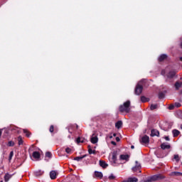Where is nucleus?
<instances>
[{
  "mask_svg": "<svg viewBox=\"0 0 182 182\" xmlns=\"http://www.w3.org/2000/svg\"><path fill=\"white\" fill-rule=\"evenodd\" d=\"M119 159L120 160H125V161H129V155H120Z\"/></svg>",
  "mask_w": 182,
  "mask_h": 182,
  "instance_id": "13",
  "label": "nucleus"
},
{
  "mask_svg": "<svg viewBox=\"0 0 182 182\" xmlns=\"http://www.w3.org/2000/svg\"><path fill=\"white\" fill-rule=\"evenodd\" d=\"M163 178H165V176L162 174L158 173L152 176L149 179L144 181V182L157 181L158 180H163Z\"/></svg>",
  "mask_w": 182,
  "mask_h": 182,
  "instance_id": "3",
  "label": "nucleus"
},
{
  "mask_svg": "<svg viewBox=\"0 0 182 182\" xmlns=\"http://www.w3.org/2000/svg\"><path fill=\"white\" fill-rule=\"evenodd\" d=\"M119 112L129 113L130 112V101H127L123 105L119 106Z\"/></svg>",
  "mask_w": 182,
  "mask_h": 182,
  "instance_id": "2",
  "label": "nucleus"
},
{
  "mask_svg": "<svg viewBox=\"0 0 182 182\" xmlns=\"http://www.w3.org/2000/svg\"><path fill=\"white\" fill-rule=\"evenodd\" d=\"M173 159L174 160H176V161H180V157L178 156V154L174 155Z\"/></svg>",
  "mask_w": 182,
  "mask_h": 182,
  "instance_id": "33",
  "label": "nucleus"
},
{
  "mask_svg": "<svg viewBox=\"0 0 182 182\" xmlns=\"http://www.w3.org/2000/svg\"><path fill=\"white\" fill-rule=\"evenodd\" d=\"M87 155H83L82 156H77L75 158H74V160H75V161H80L81 160H83V159H85V157H86Z\"/></svg>",
  "mask_w": 182,
  "mask_h": 182,
  "instance_id": "20",
  "label": "nucleus"
},
{
  "mask_svg": "<svg viewBox=\"0 0 182 182\" xmlns=\"http://www.w3.org/2000/svg\"><path fill=\"white\" fill-rule=\"evenodd\" d=\"M89 154H95V150H92V149H88Z\"/></svg>",
  "mask_w": 182,
  "mask_h": 182,
  "instance_id": "35",
  "label": "nucleus"
},
{
  "mask_svg": "<svg viewBox=\"0 0 182 182\" xmlns=\"http://www.w3.org/2000/svg\"><path fill=\"white\" fill-rule=\"evenodd\" d=\"M1 182H4V181H1Z\"/></svg>",
  "mask_w": 182,
  "mask_h": 182,
  "instance_id": "52",
  "label": "nucleus"
},
{
  "mask_svg": "<svg viewBox=\"0 0 182 182\" xmlns=\"http://www.w3.org/2000/svg\"><path fill=\"white\" fill-rule=\"evenodd\" d=\"M53 129H54V127H53V125H51L50 127V133H53Z\"/></svg>",
  "mask_w": 182,
  "mask_h": 182,
  "instance_id": "38",
  "label": "nucleus"
},
{
  "mask_svg": "<svg viewBox=\"0 0 182 182\" xmlns=\"http://www.w3.org/2000/svg\"><path fill=\"white\" fill-rule=\"evenodd\" d=\"M112 144H113L114 146H116V142L112 141Z\"/></svg>",
  "mask_w": 182,
  "mask_h": 182,
  "instance_id": "43",
  "label": "nucleus"
},
{
  "mask_svg": "<svg viewBox=\"0 0 182 182\" xmlns=\"http://www.w3.org/2000/svg\"><path fill=\"white\" fill-rule=\"evenodd\" d=\"M155 109H157V105H151V110H154Z\"/></svg>",
  "mask_w": 182,
  "mask_h": 182,
  "instance_id": "34",
  "label": "nucleus"
},
{
  "mask_svg": "<svg viewBox=\"0 0 182 182\" xmlns=\"http://www.w3.org/2000/svg\"><path fill=\"white\" fill-rule=\"evenodd\" d=\"M114 178H116V177H115L114 175H113V174H111V175L109 176V180H114Z\"/></svg>",
  "mask_w": 182,
  "mask_h": 182,
  "instance_id": "36",
  "label": "nucleus"
},
{
  "mask_svg": "<svg viewBox=\"0 0 182 182\" xmlns=\"http://www.w3.org/2000/svg\"><path fill=\"white\" fill-rule=\"evenodd\" d=\"M14 157V151H11L10 152L9 156V161H11L12 160V158Z\"/></svg>",
  "mask_w": 182,
  "mask_h": 182,
  "instance_id": "29",
  "label": "nucleus"
},
{
  "mask_svg": "<svg viewBox=\"0 0 182 182\" xmlns=\"http://www.w3.org/2000/svg\"><path fill=\"white\" fill-rule=\"evenodd\" d=\"M161 147L162 150L168 149H170V144H168L167 143H163L161 145Z\"/></svg>",
  "mask_w": 182,
  "mask_h": 182,
  "instance_id": "10",
  "label": "nucleus"
},
{
  "mask_svg": "<svg viewBox=\"0 0 182 182\" xmlns=\"http://www.w3.org/2000/svg\"><path fill=\"white\" fill-rule=\"evenodd\" d=\"M110 161L111 163H112V165L116 166V161H117V153H112Z\"/></svg>",
  "mask_w": 182,
  "mask_h": 182,
  "instance_id": "4",
  "label": "nucleus"
},
{
  "mask_svg": "<svg viewBox=\"0 0 182 182\" xmlns=\"http://www.w3.org/2000/svg\"><path fill=\"white\" fill-rule=\"evenodd\" d=\"M161 75H164V71H162Z\"/></svg>",
  "mask_w": 182,
  "mask_h": 182,
  "instance_id": "47",
  "label": "nucleus"
},
{
  "mask_svg": "<svg viewBox=\"0 0 182 182\" xmlns=\"http://www.w3.org/2000/svg\"><path fill=\"white\" fill-rule=\"evenodd\" d=\"M8 147H14L15 146V142L9 141L7 144Z\"/></svg>",
  "mask_w": 182,
  "mask_h": 182,
  "instance_id": "26",
  "label": "nucleus"
},
{
  "mask_svg": "<svg viewBox=\"0 0 182 182\" xmlns=\"http://www.w3.org/2000/svg\"><path fill=\"white\" fill-rule=\"evenodd\" d=\"M181 107V104H180L179 102L175 103V107Z\"/></svg>",
  "mask_w": 182,
  "mask_h": 182,
  "instance_id": "37",
  "label": "nucleus"
},
{
  "mask_svg": "<svg viewBox=\"0 0 182 182\" xmlns=\"http://www.w3.org/2000/svg\"><path fill=\"white\" fill-rule=\"evenodd\" d=\"M95 176H97L98 178H103V173L102 172L95 171Z\"/></svg>",
  "mask_w": 182,
  "mask_h": 182,
  "instance_id": "18",
  "label": "nucleus"
},
{
  "mask_svg": "<svg viewBox=\"0 0 182 182\" xmlns=\"http://www.w3.org/2000/svg\"><path fill=\"white\" fill-rule=\"evenodd\" d=\"M71 152H72V149L69 147L65 149V153H67L68 154H70Z\"/></svg>",
  "mask_w": 182,
  "mask_h": 182,
  "instance_id": "32",
  "label": "nucleus"
},
{
  "mask_svg": "<svg viewBox=\"0 0 182 182\" xmlns=\"http://www.w3.org/2000/svg\"><path fill=\"white\" fill-rule=\"evenodd\" d=\"M160 132H159V131L157 129H152L151 130V136H159Z\"/></svg>",
  "mask_w": 182,
  "mask_h": 182,
  "instance_id": "12",
  "label": "nucleus"
},
{
  "mask_svg": "<svg viewBox=\"0 0 182 182\" xmlns=\"http://www.w3.org/2000/svg\"><path fill=\"white\" fill-rule=\"evenodd\" d=\"M69 139H70V136H68Z\"/></svg>",
  "mask_w": 182,
  "mask_h": 182,
  "instance_id": "51",
  "label": "nucleus"
},
{
  "mask_svg": "<svg viewBox=\"0 0 182 182\" xmlns=\"http://www.w3.org/2000/svg\"><path fill=\"white\" fill-rule=\"evenodd\" d=\"M116 140H117V141H120V138L116 137Z\"/></svg>",
  "mask_w": 182,
  "mask_h": 182,
  "instance_id": "41",
  "label": "nucleus"
},
{
  "mask_svg": "<svg viewBox=\"0 0 182 182\" xmlns=\"http://www.w3.org/2000/svg\"><path fill=\"white\" fill-rule=\"evenodd\" d=\"M180 60H181V62H182V57L180 58Z\"/></svg>",
  "mask_w": 182,
  "mask_h": 182,
  "instance_id": "49",
  "label": "nucleus"
},
{
  "mask_svg": "<svg viewBox=\"0 0 182 182\" xmlns=\"http://www.w3.org/2000/svg\"><path fill=\"white\" fill-rule=\"evenodd\" d=\"M174 76H176V72H174V71H171L168 74V78H173V77H174Z\"/></svg>",
  "mask_w": 182,
  "mask_h": 182,
  "instance_id": "21",
  "label": "nucleus"
},
{
  "mask_svg": "<svg viewBox=\"0 0 182 182\" xmlns=\"http://www.w3.org/2000/svg\"><path fill=\"white\" fill-rule=\"evenodd\" d=\"M112 138H113V136H109V139H112Z\"/></svg>",
  "mask_w": 182,
  "mask_h": 182,
  "instance_id": "48",
  "label": "nucleus"
},
{
  "mask_svg": "<svg viewBox=\"0 0 182 182\" xmlns=\"http://www.w3.org/2000/svg\"><path fill=\"white\" fill-rule=\"evenodd\" d=\"M165 140H166V141H170V138L168 136H166Z\"/></svg>",
  "mask_w": 182,
  "mask_h": 182,
  "instance_id": "40",
  "label": "nucleus"
},
{
  "mask_svg": "<svg viewBox=\"0 0 182 182\" xmlns=\"http://www.w3.org/2000/svg\"><path fill=\"white\" fill-rule=\"evenodd\" d=\"M181 129H182V124L181 125Z\"/></svg>",
  "mask_w": 182,
  "mask_h": 182,
  "instance_id": "50",
  "label": "nucleus"
},
{
  "mask_svg": "<svg viewBox=\"0 0 182 182\" xmlns=\"http://www.w3.org/2000/svg\"><path fill=\"white\" fill-rule=\"evenodd\" d=\"M171 176H176V177H178L180 176H182V173L181 172L174 171V172L171 173Z\"/></svg>",
  "mask_w": 182,
  "mask_h": 182,
  "instance_id": "23",
  "label": "nucleus"
},
{
  "mask_svg": "<svg viewBox=\"0 0 182 182\" xmlns=\"http://www.w3.org/2000/svg\"><path fill=\"white\" fill-rule=\"evenodd\" d=\"M18 145L19 146L23 144V140H22V136H18Z\"/></svg>",
  "mask_w": 182,
  "mask_h": 182,
  "instance_id": "25",
  "label": "nucleus"
},
{
  "mask_svg": "<svg viewBox=\"0 0 182 182\" xmlns=\"http://www.w3.org/2000/svg\"><path fill=\"white\" fill-rule=\"evenodd\" d=\"M46 157H48V159H52V153L48 151L46 153Z\"/></svg>",
  "mask_w": 182,
  "mask_h": 182,
  "instance_id": "31",
  "label": "nucleus"
},
{
  "mask_svg": "<svg viewBox=\"0 0 182 182\" xmlns=\"http://www.w3.org/2000/svg\"><path fill=\"white\" fill-rule=\"evenodd\" d=\"M42 174H43V171L38 170L34 172L36 177H39V176H42Z\"/></svg>",
  "mask_w": 182,
  "mask_h": 182,
  "instance_id": "15",
  "label": "nucleus"
},
{
  "mask_svg": "<svg viewBox=\"0 0 182 182\" xmlns=\"http://www.w3.org/2000/svg\"><path fill=\"white\" fill-rule=\"evenodd\" d=\"M165 59H167V55L166 54L161 55L158 58L159 62H163Z\"/></svg>",
  "mask_w": 182,
  "mask_h": 182,
  "instance_id": "11",
  "label": "nucleus"
},
{
  "mask_svg": "<svg viewBox=\"0 0 182 182\" xmlns=\"http://www.w3.org/2000/svg\"><path fill=\"white\" fill-rule=\"evenodd\" d=\"M33 157L35 160H39L41 159V154L38 151L33 152Z\"/></svg>",
  "mask_w": 182,
  "mask_h": 182,
  "instance_id": "8",
  "label": "nucleus"
},
{
  "mask_svg": "<svg viewBox=\"0 0 182 182\" xmlns=\"http://www.w3.org/2000/svg\"><path fill=\"white\" fill-rule=\"evenodd\" d=\"M23 133H25L26 137H29L31 133L27 129H23Z\"/></svg>",
  "mask_w": 182,
  "mask_h": 182,
  "instance_id": "30",
  "label": "nucleus"
},
{
  "mask_svg": "<svg viewBox=\"0 0 182 182\" xmlns=\"http://www.w3.org/2000/svg\"><path fill=\"white\" fill-rule=\"evenodd\" d=\"M150 141V138L147 135H144L141 137V143H144L145 144H147Z\"/></svg>",
  "mask_w": 182,
  "mask_h": 182,
  "instance_id": "7",
  "label": "nucleus"
},
{
  "mask_svg": "<svg viewBox=\"0 0 182 182\" xmlns=\"http://www.w3.org/2000/svg\"><path fill=\"white\" fill-rule=\"evenodd\" d=\"M100 166L102 167V168H106L107 166H109L107 164H106L105 161L100 160Z\"/></svg>",
  "mask_w": 182,
  "mask_h": 182,
  "instance_id": "14",
  "label": "nucleus"
},
{
  "mask_svg": "<svg viewBox=\"0 0 182 182\" xmlns=\"http://www.w3.org/2000/svg\"><path fill=\"white\" fill-rule=\"evenodd\" d=\"M131 149H134V146H131Z\"/></svg>",
  "mask_w": 182,
  "mask_h": 182,
  "instance_id": "46",
  "label": "nucleus"
},
{
  "mask_svg": "<svg viewBox=\"0 0 182 182\" xmlns=\"http://www.w3.org/2000/svg\"><path fill=\"white\" fill-rule=\"evenodd\" d=\"M137 181H139V179H137V178L136 177L129 178L127 180V182H137Z\"/></svg>",
  "mask_w": 182,
  "mask_h": 182,
  "instance_id": "22",
  "label": "nucleus"
},
{
  "mask_svg": "<svg viewBox=\"0 0 182 182\" xmlns=\"http://www.w3.org/2000/svg\"><path fill=\"white\" fill-rule=\"evenodd\" d=\"M163 96V94L159 95V97H161Z\"/></svg>",
  "mask_w": 182,
  "mask_h": 182,
  "instance_id": "44",
  "label": "nucleus"
},
{
  "mask_svg": "<svg viewBox=\"0 0 182 182\" xmlns=\"http://www.w3.org/2000/svg\"><path fill=\"white\" fill-rule=\"evenodd\" d=\"M114 137H116V133L113 134Z\"/></svg>",
  "mask_w": 182,
  "mask_h": 182,
  "instance_id": "45",
  "label": "nucleus"
},
{
  "mask_svg": "<svg viewBox=\"0 0 182 182\" xmlns=\"http://www.w3.org/2000/svg\"><path fill=\"white\" fill-rule=\"evenodd\" d=\"M76 141H77V144H79V143H85V139L78 137Z\"/></svg>",
  "mask_w": 182,
  "mask_h": 182,
  "instance_id": "24",
  "label": "nucleus"
},
{
  "mask_svg": "<svg viewBox=\"0 0 182 182\" xmlns=\"http://www.w3.org/2000/svg\"><path fill=\"white\" fill-rule=\"evenodd\" d=\"M181 86H182V82H176L175 83L176 90H178V89H180V87H181Z\"/></svg>",
  "mask_w": 182,
  "mask_h": 182,
  "instance_id": "16",
  "label": "nucleus"
},
{
  "mask_svg": "<svg viewBox=\"0 0 182 182\" xmlns=\"http://www.w3.org/2000/svg\"><path fill=\"white\" fill-rule=\"evenodd\" d=\"M2 136V129H0V137Z\"/></svg>",
  "mask_w": 182,
  "mask_h": 182,
  "instance_id": "42",
  "label": "nucleus"
},
{
  "mask_svg": "<svg viewBox=\"0 0 182 182\" xmlns=\"http://www.w3.org/2000/svg\"><path fill=\"white\" fill-rule=\"evenodd\" d=\"M56 177H58V171H51L50 172V178H51V180H55V178H56Z\"/></svg>",
  "mask_w": 182,
  "mask_h": 182,
  "instance_id": "6",
  "label": "nucleus"
},
{
  "mask_svg": "<svg viewBox=\"0 0 182 182\" xmlns=\"http://www.w3.org/2000/svg\"><path fill=\"white\" fill-rule=\"evenodd\" d=\"M97 141H98L97 136L92 134V136L91 137V143H92V144H96Z\"/></svg>",
  "mask_w": 182,
  "mask_h": 182,
  "instance_id": "9",
  "label": "nucleus"
},
{
  "mask_svg": "<svg viewBox=\"0 0 182 182\" xmlns=\"http://www.w3.org/2000/svg\"><path fill=\"white\" fill-rule=\"evenodd\" d=\"M169 110H173L174 109V105H171L168 107Z\"/></svg>",
  "mask_w": 182,
  "mask_h": 182,
  "instance_id": "39",
  "label": "nucleus"
},
{
  "mask_svg": "<svg viewBox=\"0 0 182 182\" xmlns=\"http://www.w3.org/2000/svg\"><path fill=\"white\" fill-rule=\"evenodd\" d=\"M141 102H143V103H145V102H149V98L143 96L141 97Z\"/></svg>",
  "mask_w": 182,
  "mask_h": 182,
  "instance_id": "28",
  "label": "nucleus"
},
{
  "mask_svg": "<svg viewBox=\"0 0 182 182\" xmlns=\"http://www.w3.org/2000/svg\"><path fill=\"white\" fill-rule=\"evenodd\" d=\"M172 133H173V137H177V136H178V134H180V131H178L177 129H173L172 131Z\"/></svg>",
  "mask_w": 182,
  "mask_h": 182,
  "instance_id": "19",
  "label": "nucleus"
},
{
  "mask_svg": "<svg viewBox=\"0 0 182 182\" xmlns=\"http://www.w3.org/2000/svg\"><path fill=\"white\" fill-rule=\"evenodd\" d=\"M141 168V164L139 163V161H135V166L132 167V171H140V169Z\"/></svg>",
  "mask_w": 182,
  "mask_h": 182,
  "instance_id": "5",
  "label": "nucleus"
},
{
  "mask_svg": "<svg viewBox=\"0 0 182 182\" xmlns=\"http://www.w3.org/2000/svg\"><path fill=\"white\" fill-rule=\"evenodd\" d=\"M144 83H147V80H141L137 85L135 88V94L141 95V92H143V86H144Z\"/></svg>",
  "mask_w": 182,
  "mask_h": 182,
  "instance_id": "1",
  "label": "nucleus"
},
{
  "mask_svg": "<svg viewBox=\"0 0 182 182\" xmlns=\"http://www.w3.org/2000/svg\"><path fill=\"white\" fill-rule=\"evenodd\" d=\"M122 126H123V122L122 121H118L115 124V127L117 129H120L122 127Z\"/></svg>",
  "mask_w": 182,
  "mask_h": 182,
  "instance_id": "17",
  "label": "nucleus"
},
{
  "mask_svg": "<svg viewBox=\"0 0 182 182\" xmlns=\"http://www.w3.org/2000/svg\"><path fill=\"white\" fill-rule=\"evenodd\" d=\"M9 178H11V175L7 173L4 176V180L6 182L9 181Z\"/></svg>",
  "mask_w": 182,
  "mask_h": 182,
  "instance_id": "27",
  "label": "nucleus"
}]
</instances>
